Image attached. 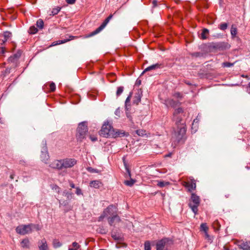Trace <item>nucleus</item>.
<instances>
[{"label":"nucleus","instance_id":"nucleus-1","mask_svg":"<svg viewBox=\"0 0 250 250\" xmlns=\"http://www.w3.org/2000/svg\"><path fill=\"white\" fill-rule=\"evenodd\" d=\"M183 110L182 108H178L173 113V120L177 125V129L173 134L172 138L178 142L184 141L186 139L185 134L186 129L184 123L182 120V115Z\"/></svg>","mask_w":250,"mask_h":250},{"label":"nucleus","instance_id":"nucleus-2","mask_svg":"<svg viewBox=\"0 0 250 250\" xmlns=\"http://www.w3.org/2000/svg\"><path fill=\"white\" fill-rule=\"evenodd\" d=\"M100 134L104 137L114 138L128 135V134L123 130L114 129L108 121L104 122Z\"/></svg>","mask_w":250,"mask_h":250},{"label":"nucleus","instance_id":"nucleus-3","mask_svg":"<svg viewBox=\"0 0 250 250\" xmlns=\"http://www.w3.org/2000/svg\"><path fill=\"white\" fill-rule=\"evenodd\" d=\"M88 131L87 123L83 122L79 124L77 129L76 138L78 141L81 142L85 138V135Z\"/></svg>","mask_w":250,"mask_h":250},{"label":"nucleus","instance_id":"nucleus-4","mask_svg":"<svg viewBox=\"0 0 250 250\" xmlns=\"http://www.w3.org/2000/svg\"><path fill=\"white\" fill-rule=\"evenodd\" d=\"M200 202L199 197L194 193H192L189 206L195 214L197 213L198 207L199 206Z\"/></svg>","mask_w":250,"mask_h":250},{"label":"nucleus","instance_id":"nucleus-5","mask_svg":"<svg viewBox=\"0 0 250 250\" xmlns=\"http://www.w3.org/2000/svg\"><path fill=\"white\" fill-rule=\"evenodd\" d=\"M112 17L113 15H110L98 28H97L95 31L90 33L89 34L86 35V38L91 37L100 33L104 28V27L109 22V21L112 19Z\"/></svg>","mask_w":250,"mask_h":250},{"label":"nucleus","instance_id":"nucleus-6","mask_svg":"<svg viewBox=\"0 0 250 250\" xmlns=\"http://www.w3.org/2000/svg\"><path fill=\"white\" fill-rule=\"evenodd\" d=\"M17 233L21 235H25L32 232L30 224L28 225H21L16 229Z\"/></svg>","mask_w":250,"mask_h":250},{"label":"nucleus","instance_id":"nucleus-7","mask_svg":"<svg viewBox=\"0 0 250 250\" xmlns=\"http://www.w3.org/2000/svg\"><path fill=\"white\" fill-rule=\"evenodd\" d=\"M62 168H71L77 164L76 160L73 158L62 159Z\"/></svg>","mask_w":250,"mask_h":250},{"label":"nucleus","instance_id":"nucleus-8","mask_svg":"<svg viewBox=\"0 0 250 250\" xmlns=\"http://www.w3.org/2000/svg\"><path fill=\"white\" fill-rule=\"evenodd\" d=\"M183 185L188 188L189 191L195 189L196 187L195 181L194 179H191L190 181L185 182Z\"/></svg>","mask_w":250,"mask_h":250},{"label":"nucleus","instance_id":"nucleus-9","mask_svg":"<svg viewBox=\"0 0 250 250\" xmlns=\"http://www.w3.org/2000/svg\"><path fill=\"white\" fill-rule=\"evenodd\" d=\"M117 212V208L113 205L108 206L104 210V214H106L107 216L109 215H114Z\"/></svg>","mask_w":250,"mask_h":250},{"label":"nucleus","instance_id":"nucleus-10","mask_svg":"<svg viewBox=\"0 0 250 250\" xmlns=\"http://www.w3.org/2000/svg\"><path fill=\"white\" fill-rule=\"evenodd\" d=\"M211 47L214 49L223 50L227 47V44L223 42L212 43Z\"/></svg>","mask_w":250,"mask_h":250},{"label":"nucleus","instance_id":"nucleus-11","mask_svg":"<svg viewBox=\"0 0 250 250\" xmlns=\"http://www.w3.org/2000/svg\"><path fill=\"white\" fill-rule=\"evenodd\" d=\"M49 167L53 168L62 169V160H55L49 165Z\"/></svg>","mask_w":250,"mask_h":250},{"label":"nucleus","instance_id":"nucleus-12","mask_svg":"<svg viewBox=\"0 0 250 250\" xmlns=\"http://www.w3.org/2000/svg\"><path fill=\"white\" fill-rule=\"evenodd\" d=\"M239 248L244 250H250V241H240L238 242Z\"/></svg>","mask_w":250,"mask_h":250},{"label":"nucleus","instance_id":"nucleus-13","mask_svg":"<svg viewBox=\"0 0 250 250\" xmlns=\"http://www.w3.org/2000/svg\"><path fill=\"white\" fill-rule=\"evenodd\" d=\"M38 247L39 250H48V248L45 238H43L38 242Z\"/></svg>","mask_w":250,"mask_h":250},{"label":"nucleus","instance_id":"nucleus-14","mask_svg":"<svg viewBox=\"0 0 250 250\" xmlns=\"http://www.w3.org/2000/svg\"><path fill=\"white\" fill-rule=\"evenodd\" d=\"M108 221L110 226L114 225L115 223L120 221V217L116 214L113 215L112 217L108 218Z\"/></svg>","mask_w":250,"mask_h":250},{"label":"nucleus","instance_id":"nucleus-15","mask_svg":"<svg viewBox=\"0 0 250 250\" xmlns=\"http://www.w3.org/2000/svg\"><path fill=\"white\" fill-rule=\"evenodd\" d=\"M41 158L42 162L47 163L49 159V155L46 148H43V150L42 151Z\"/></svg>","mask_w":250,"mask_h":250},{"label":"nucleus","instance_id":"nucleus-16","mask_svg":"<svg viewBox=\"0 0 250 250\" xmlns=\"http://www.w3.org/2000/svg\"><path fill=\"white\" fill-rule=\"evenodd\" d=\"M165 104L167 107H175L178 104V102L172 99H167L165 101Z\"/></svg>","mask_w":250,"mask_h":250},{"label":"nucleus","instance_id":"nucleus-17","mask_svg":"<svg viewBox=\"0 0 250 250\" xmlns=\"http://www.w3.org/2000/svg\"><path fill=\"white\" fill-rule=\"evenodd\" d=\"M165 244L166 241L165 240H160L156 245V250H165Z\"/></svg>","mask_w":250,"mask_h":250},{"label":"nucleus","instance_id":"nucleus-18","mask_svg":"<svg viewBox=\"0 0 250 250\" xmlns=\"http://www.w3.org/2000/svg\"><path fill=\"white\" fill-rule=\"evenodd\" d=\"M21 247L24 249H28L30 247V241L28 238L23 239L21 241Z\"/></svg>","mask_w":250,"mask_h":250},{"label":"nucleus","instance_id":"nucleus-19","mask_svg":"<svg viewBox=\"0 0 250 250\" xmlns=\"http://www.w3.org/2000/svg\"><path fill=\"white\" fill-rule=\"evenodd\" d=\"M101 184H102V183L101 182V181L100 180H94V181H92L90 183V186L91 187H93L95 188H100Z\"/></svg>","mask_w":250,"mask_h":250},{"label":"nucleus","instance_id":"nucleus-20","mask_svg":"<svg viewBox=\"0 0 250 250\" xmlns=\"http://www.w3.org/2000/svg\"><path fill=\"white\" fill-rule=\"evenodd\" d=\"M209 34V30L208 29L204 28L201 34V39L202 40H206L208 38Z\"/></svg>","mask_w":250,"mask_h":250},{"label":"nucleus","instance_id":"nucleus-21","mask_svg":"<svg viewBox=\"0 0 250 250\" xmlns=\"http://www.w3.org/2000/svg\"><path fill=\"white\" fill-rule=\"evenodd\" d=\"M111 236L115 240L117 241L121 242L123 241V237L121 234L112 233Z\"/></svg>","mask_w":250,"mask_h":250},{"label":"nucleus","instance_id":"nucleus-22","mask_svg":"<svg viewBox=\"0 0 250 250\" xmlns=\"http://www.w3.org/2000/svg\"><path fill=\"white\" fill-rule=\"evenodd\" d=\"M159 64L158 63L153 64V65L149 66L147 67V68H146L145 69V70L143 71V73H145L146 72H147V71H150L151 70L156 69L159 68Z\"/></svg>","mask_w":250,"mask_h":250},{"label":"nucleus","instance_id":"nucleus-23","mask_svg":"<svg viewBox=\"0 0 250 250\" xmlns=\"http://www.w3.org/2000/svg\"><path fill=\"white\" fill-rule=\"evenodd\" d=\"M62 195L66 197V199L68 201H70L73 197V194L72 193H70L66 191L63 192Z\"/></svg>","mask_w":250,"mask_h":250},{"label":"nucleus","instance_id":"nucleus-24","mask_svg":"<svg viewBox=\"0 0 250 250\" xmlns=\"http://www.w3.org/2000/svg\"><path fill=\"white\" fill-rule=\"evenodd\" d=\"M220 226H221V225H220L219 221L217 220H215L213 222V223H212V227L215 231L219 230L220 229Z\"/></svg>","mask_w":250,"mask_h":250},{"label":"nucleus","instance_id":"nucleus-25","mask_svg":"<svg viewBox=\"0 0 250 250\" xmlns=\"http://www.w3.org/2000/svg\"><path fill=\"white\" fill-rule=\"evenodd\" d=\"M53 245L55 248H58L62 246V244L58 239H54L53 241Z\"/></svg>","mask_w":250,"mask_h":250},{"label":"nucleus","instance_id":"nucleus-26","mask_svg":"<svg viewBox=\"0 0 250 250\" xmlns=\"http://www.w3.org/2000/svg\"><path fill=\"white\" fill-rule=\"evenodd\" d=\"M12 34L9 31H5L3 33V36L4 40L3 42H6L10 37H11Z\"/></svg>","mask_w":250,"mask_h":250},{"label":"nucleus","instance_id":"nucleus-27","mask_svg":"<svg viewBox=\"0 0 250 250\" xmlns=\"http://www.w3.org/2000/svg\"><path fill=\"white\" fill-rule=\"evenodd\" d=\"M38 29L34 26H31L29 29L28 32L30 34H36L38 32Z\"/></svg>","mask_w":250,"mask_h":250},{"label":"nucleus","instance_id":"nucleus-28","mask_svg":"<svg viewBox=\"0 0 250 250\" xmlns=\"http://www.w3.org/2000/svg\"><path fill=\"white\" fill-rule=\"evenodd\" d=\"M36 25L40 29H42L44 25V23L42 19H39L36 23Z\"/></svg>","mask_w":250,"mask_h":250},{"label":"nucleus","instance_id":"nucleus-29","mask_svg":"<svg viewBox=\"0 0 250 250\" xmlns=\"http://www.w3.org/2000/svg\"><path fill=\"white\" fill-rule=\"evenodd\" d=\"M31 230L33 231V229H35L36 230H40L41 229V226L38 224H30Z\"/></svg>","mask_w":250,"mask_h":250},{"label":"nucleus","instance_id":"nucleus-30","mask_svg":"<svg viewBox=\"0 0 250 250\" xmlns=\"http://www.w3.org/2000/svg\"><path fill=\"white\" fill-rule=\"evenodd\" d=\"M169 183L168 182H165V181H159L157 183V186L160 188H163L165 186L168 185Z\"/></svg>","mask_w":250,"mask_h":250},{"label":"nucleus","instance_id":"nucleus-31","mask_svg":"<svg viewBox=\"0 0 250 250\" xmlns=\"http://www.w3.org/2000/svg\"><path fill=\"white\" fill-rule=\"evenodd\" d=\"M61 8L60 7H57L55 8H53L51 11V14L50 15L54 16L57 15L60 11Z\"/></svg>","mask_w":250,"mask_h":250},{"label":"nucleus","instance_id":"nucleus-32","mask_svg":"<svg viewBox=\"0 0 250 250\" xmlns=\"http://www.w3.org/2000/svg\"><path fill=\"white\" fill-rule=\"evenodd\" d=\"M230 33L232 37H235L237 34V28L233 25L231 26Z\"/></svg>","mask_w":250,"mask_h":250},{"label":"nucleus","instance_id":"nucleus-33","mask_svg":"<svg viewBox=\"0 0 250 250\" xmlns=\"http://www.w3.org/2000/svg\"><path fill=\"white\" fill-rule=\"evenodd\" d=\"M86 169L88 171H89L90 173H99L100 172V170L97 169H94L91 167H88L86 168Z\"/></svg>","mask_w":250,"mask_h":250},{"label":"nucleus","instance_id":"nucleus-34","mask_svg":"<svg viewBox=\"0 0 250 250\" xmlns=\"http://www.w3.org/2000/svg\"><path fill=\"white\" fill-rule=\"evenodd\" d=\"M69 37H70V39H69L59 41L56 44H60L63 43H65L66 42H67L71 40H72L75 38V37H74V36H70Z\"/></svg>","mask_w":250,"mask_h":250},{"label":"nucleus","instance_id":"nucleus-35","mask_svg":"<svg viewBox=\"0 0 250 250\" xmlns=\"http://www.w3.org/2000/svg\"><path fill=\"white\" fill-rule=\"evenodd\" d=\"M135 182L134 180L131 179L130 180L125 181L124 183L127 186H132L134 184Z\"/></svg>","mask_w":250,"mask_h":250},{"label":"nucleus","instance_id":"nucleus-36","mask_svg":"<svg viewBox=\"0 0 250 250\" xmlns=\"http://www.w3.org/2000/svg\"><path fill=\"white\" fill-rule=\"evenodd\" d=\"M234 63L229 62H224L222 63V66L224 67H230L233 65Z\"/></svg>","mask_w":250,"mask_h":250},{"label":"nucleus","instance_id":"nucleus-37","mask_svg":"<svg viewBox=\"0 0 250 250\" xmlns=\"http://www.w3.org/2000/svg\"><path fill=\"white\" fill-rule=\"evenodd\" d=\"M145 250H151L150 244L149 241L145 243Z\"/></svg>","mask_w":250,"mask_h":250},{"label":"nucleus","instance_id":"nucleus-38","mask_svg":"<svg viewBox=\"0 0 250 250\" xmlns=\"http://www.w3.org/2000/svg\"><path fill=\"white\" fill-rule=\"evenodd\" d=\"M124 90V87L123 86H120L118 87L117 88V90L116 92V95L117 96H119L121 93L123 92Z\"/></svg>","mask_w":250,"mask_h":250},{"label":"nucleus","instance_id":"nucleus-39","mask_svg":"<svg viewBox=\"0 0 250 250\" xmlns=\"http://www.w3.org/2000/svg\"><path fill=\"white\" fill-rule=\"evenodd\" d=\"M228 27V24L226 23H221L219 25V28L222 30H225Z\"/></svg>","mask_w":250,"mask_h":250},{"label":"nucleus","instance_id":"nucleus-40","mask_svg":"<svg viewBox=\"0 0 250 250\" xmlns=\"http://www.w3.org/2000/svg\"><path fill=\"white\" fill-rule=\"evenodd\" d=\"M21 56V52L20 51L18 52L17 53L15 54L13 57H11L9 58V59H18L20 58V57Z\"/></svg>","mask_w":250,"mask_h":250},{"label":"nucleus","instance_id":"nucleus-41","mask_svg":"<svg viewBox=\"0 0 250 250\" xmlns=\"http://www.w3.org/2000/svg\"><path fill=\"white\" fill-rule=\"evenodd\" d=\"M201 229L205 232H207L208 229V228L206 224L205 223H203L201 225Z\"/></svg>","mask_w":250,"mask_h":250},{"label":"nucleus","instance_id":"nucleus-42","mask_svg":"<svg viewBox=\"0 0 250 250\" xmlns=\"http://www.w3.org/2000/svg\"><path fill=\"white\" fill-rule=\"evenodd\" d=\"M72 245L74 249L77 250H78V249L81 247L80 245L76 242H73Z\"/></svg>","mask_w":250,"mask_h":250},{"label":"nucleus","instance_id":"nucleus-43","mask_svg":"<svg viewBox=\"0 0 250 250\" xmlns=\"http://www.w3.org/2000/svg\"><path fill=\"white\" fill-rule=\"evenodd\" d=\"M145 131L143 130H136V133L139 136H143L146 134Z\"/></svg>","mask_w":250,"mask_h":250},{"label":"nucleus","instance_id":"nucleus-44","mask_svg":"<svg viewBox=\"0 0 250 250\" xmlns=\"http://www.w3.org/2000/svg\"><path fill=\"white\" fill-rule=\"evenodd\" d=\"M49 87H50V90L51 91H55V90L56 89V85L54 83H51L50 84Z\"/></svg>","mask_w":250,"mask_h":250},{"label":"nucleus","instance_id":"nucleus-45","mask_svg":"<svg viewBox=\"0 0 250 250\" xmlns=\"http://www.w3.org/2000/svg\"><path fill=\"white\" fill-rule=\"evenodd\" d=\"M59 203L60 205H63L64 206H66L68 205V201H61L59 200Z\"/></svg>","mask_w":250,"mask_h":250},{"label":"nucleus","instance_id":"nucleus-46","mask_svg":"<svg viewBox=\"0 0 250 250\" xmlns=\"http://www.w3.org/2000/svg\"><path fill=\"white\" fill-rule=\"evenodd\" d=\"M76 193L78 195H82L83 194L82 190L80 188H79V187L76 188Z\"/></svg>","mask_w":250,"mask_h":250},{"label":"nucleus","instance_id":"nucleus-47","mask_svg":"<svg viewBox=\"0 0 250 250\" xmlns=\"http://www.w3.org/2000/svg\"><path fill=\"white\" fill-rule=\"evenodd\" d=\"M115 114L119 117H120L121 110L119 108L116 109L115 111Z\"/></svg>","mask_w":250,"mask_h":250},{"label":"nucleus","instance_id":"nucleus-48","mask_svg":"<svg viewBox=\"0 0 250 250\" xmlns=\"http://www.w3.org/2000/svg\"><path fill=\"white\" fill-rule=\"evenodd\" d=\"M106 214H104V211L103 212V213L99 217V221H101L103 220V219L105 217H106Z\"/></svg>","mask_w":250,"mask_h":250},{"label":"nucleus","instance_id":"nucleus-49","mask_svg":"<svg viewBox=\"0 0 250 250\" xmlns=\"http://www.w3.org/2000/svg\"><path fill=\"white\" fill-rule=\"evenodd\" d=\"M131 96V94H130V95L127 97L125 100V105L126 107H127V103L130 102Z\"/></svg>","mask_w":250,"mask_h":250},{"label":"nucleus","instance_id":"nucleus-50","mask_svg":"<svg viewBox=\"0 0 250 250\" xmlns=\"http://www.w3.org/2000/svg\"><path fill=\"white\" fill-rule=\"evenodd\" d=\"M66 2L69 4H73L75 3L76 0H65Z\"/></svg>","mask_w":250,"mask_h":250},{"label":"nucleus","instance_id":"nucleus-51","mask_svg":"<svg viewBox=\"0 0 250 250\" xmlns=\"http://www.w3.org/2000/svg\"><path fill=\"white\" fill-rule=\"evenodd\" d=\"M136 98H137V104H138L139 102H140L141 101V97L140 96V94L138 93L137 94V96H136Z\"/></svg>","mask_w":250,"mask_h":250},{"label":"nucleus","instance_id":"nucleus-52","mask_svg":"<svg viewBox=\"0 0 250 250\" xmlns=\"http://www.w3.org/2000/svg\"><path fill=\"white\" fill-rule=\"evenodd\" d=\"M56 192H60V188L57 186H55L54 187H53V188Z\"/></svg>","mask_w":250,"mask_h":250},{"label":"nucleus","instance_id":"nucleus-53","mask_svg":"<svg viewBox=\"0 0 250 250\" xmlns=\"http://www.w3.org/2000/svg\"><path fill=\"white\" fill-rule=\"evenodd\" d=\"M89 138L92 142H95L97 140V138L95 136H90Z\"/></svg>","mask_w":250,"mask_h":250},{"label":"nucleus","instance_id":"nucleus-54","mask_svg":"<svg viewBox=\"0 0 250 250\" xmlns=\"http://www.w3.org/2000/svg\"><path fill=\"white\" fill-rule=\"evenodd\" d=\"M174 96L177 98H181V95L180 93L179 92H177V93H175L174 94Z\"/></svg>","mask_w":250,"mask_h":250},{"label":"nucleus","instance_id":"nucleus-55","mask_svg":"<svg viewBox=\"0 0 250 250\" xmlns=\"http://www.w3.org/2000/svg\"><path fill=\"white\" fill-rule=\"evenodd\" d=\"M152 4L153 5V6H154V7L156 6H157V0H153Z\"/></svg>","mask_w":250,"mask_h":250},{"label":"nucleus","instance_id":"nucleus-56","mask_svg":"<svg viewBox=\"0 0 250 250\" xmlns=\"http://www.w3.org/2000/svg\"><path fill=\"white\" fill-rule=\"evenodd\" d=\"M4 52H5V51H4V49L3 48H1L0 49V54H3L4 53Z\"/></svg>","mask_w":250,"mask_h":250},{"label":"nucleus","instance_id":"nucleus-57","mask_svg":"<svg viewBox=\"0 0 250 250\" xmlns=\"http://www.w3.org/2000/svg\"><path fill=\"white\" fill-rule=\"evenodd\" d=\"M248 92L249 94H250V82L248 83Z\"/></svg>","mask_w":250,"mask_h":250},{"label":"nucleus","instance_id":"nucleus-58","mask_svg":"<svg viewBox=\"0 0 250 250\" xmlns=\"http://www.w3.org/2000/svg\"><path fill=\"white\" fill-rule=\"evenodd\" d=\"M70 186L71 188H75V185L72 183V182H70Z\"/></svg>","mask_w":250,"mask_h":250},{"label":"nucleus","instance_id":"nucleus-59","mask_svg":"<svg viewBox=\"0 0 250 250\" xmlns=\"http://www.w3.org/2000/svg\"><path fill=\"white\" fill-rule=\"evenodd\" d=\"M136 83L138 84H141V80H137L136 81Z\"/></svg>","mask_w":250,"mask_h":250},{"label":"nucleus","instance_id":"nucleus-60","mask_svg":"<svg viewBox=\"0 0 250 250\" xmlns=\"http://www.w3.org/2000/svg\"><path fill=\"white\" fill-rule=\"evenodd\" d=\"M10 177L11 179H13L14 175L13 174H11Z\"/></svg>","mask_w":250,"mask_h":250},{"label":"nucleus","instance_id":"nucleus-61","mask_svg":"<svg viewBox=\"0 0 250 250\" xmlns=\"http://www.w3.org/2000/svg\"><path fill=\"white\" fill-rule=\"evenodd\" d=\"M0 123H1V124L3 123L2 120L1 119H0Z\"/></svg>","mask_w":250,"mask_h":250},{"label":"nucleus","instance_id":"nucleus-62","mask_svg":"<svg viewBox=\"0 0 250 250\" xmlns=\"http://www.w3.org/2000/svg\"><path fill=\"white\" fill-rule=\"evenodd\" d=\"M171 156V154H168V155H167V157H170Z\"/></svg>","mask_w":250,"mask_h":250},{"label":"nucleus","instance_id":"nucleus-63","mask_svg":"<svg viewBox=\"0 0 250 250\" xmlns=\"http://www.w3.org/2000/svg\"><path fill=\"white\" fill-rule=\"evenodd\" d=\"M24 163V162L23 161H20V164H22V163Z\"/></svg>","mask_w":250,"mask_h":250},{"label":"nucleus","instance_id":"nucleus-64","mask_svg":"<svg viewBox=\"0 0 250 250\" xmlns=\"http://www.w3.org/2000/svg\"><path fill=\"white\" fill-rule=\"evenodd\" d=\"M102 250V249H101V250Z\"/></svg>","mask_w":250,"mask_h":250}]
</instances>
